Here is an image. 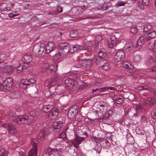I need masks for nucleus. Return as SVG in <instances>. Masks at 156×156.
<instances>
[{"label":"nucleus","instance_id":"nucleus-15","mask_svg":"<svg viewBox=\"0 0 156 156\" xmlns=\"http://www.w3.org/2000/svg\"><path fill=\"white\" fill-rule=\"evenodd\" d=\"M59 110L58 108H54L51 110L48 115V117L51 119H53L56 118L58 115Z\"/></svg>","mask_w":156,"mask_h":156},{"label":"nucleus","instance_id":"nucleus-12","mask_svg":"<svg viewBox=\"0 0 156 156\" xmlns=\"http://www.w3.org/2000/svg\"><path fill=\"white\" fill-rule=\"evenodd\" d=\"M145 37L143 36L140 37L135 47V48L136 50L140 49L145 42L148 41L147 40L145 39Z\"/></svg>","mask_w":156,"mask_h":156},{"label":"nucleus","instance_id":"nucleus-23","mask_svg":"<svg viewBox=\"0 0 156 156\" xmlns=\"http://www.w3.org/2000/svg\"><path fill=\"white\" fill-rule=\"evenodd\" d=\"M49 134V133L47 131L43 130L39 133L37 136V138L39 139H46Z\"/></svg>","mask_w":156,"mask_h":156},{"label":"nucleus","instance_id":"nucleus-14","mask_svg":"<svg viewBox=\"0 0 156 156\" xmlns=\"http://www.w3.org/2000/svg\"><path fill=\"white\" fill-rule=\"evenodd\" d=\"M118 42L115 36H112L110 39L108 41V46L109 48H113L118 43Z\"/></svg>","mask_w":156,"mask_h":156},{"label":"nucleus","instance_id":"nucleus-5","mask_svg":"<svg viewBox=\"0 0 156 156\" xmlns=\"http://www.w3.org/2000/svg\"><path fill=\"white\" fill-rule=\"evenodd\" d=\"M80 65H77L75 66L77 68L86 67L90 68L92 65V61L90 59L83 60L80 62Z\"/></svg>","mask_w":156,"mask_h":156},{"label":"nucleus","instance_id":"nucleus-48","mask_svg":"<svg viewBox=\"0 0 156 156\" xmlns=\"http://www.w3.org/2000/svg\"><path fill=\"white\" fill-rule=\"evenodd\" d=\"M99 93L100 92H103L108 90V87H105L99 89Z\"/></svg>","mask_w":156,"mask_h":156},{"label":"nucleus","instance_id":"nucleus-2","mask_svg":"<svg viewBox=\"0 0 156 156\" xmlns=\"http://www.w3.org/2000/svg\"><path fill=\"white\" fill-rule=\"evenodd\" d=\"M59 54L60 56H65L68 52L69 53V44L65 42H61L58 45Z\"/></svg>","mask_w":156,"mask_h":156},{"label":"nucleus","instance_id":"nucleus-44","mask_svg":"<svg viewBox=\"0 0 156 156\" xmlns=\"http://www.w3.org/2000/svg\"><path fill=\"white\" fill-rule=\"evenodd\" d=\"M66 136V133L65 132L62 133H61L59 135L58 137V138H61L62 140L65 139Z\"/></svg>","mask_w":156,"mask_h":156},{"label":"nucleus","instance_id":"nucleus-47","mask_svg":"<svg viewBox=\"0 0 156 156\" xmlns=\"http://www.w3.org/2000/svg\"><path fill=\"white\" fill-rule=\"evenodd\" d=\"M143 106L141 105H139L136 106V111L137 112H140L141 111L143 108Z\"/></svg>","mask_w":156,"mask_h":156},{"label":"nucleus","instance_id":"nucleus-54","mask_svg":"<svg viewBox=\"0 0 156 156\" xmlns=\"http://www.w3.org/2000/svg\"><path fill=\"white\" fill-rule=\"evenodd\" d=\"M57 14L58 13H61L62 12V8L60 6V5L58 6L57 7Z\"/></svg>","mask_w":156,"mask_h":156},{"label":"nucleus","instance_id":"nucleus-10","mask_svg":"<svg viewBox=\"0 0 156 156\" xmlns=\"http://www.w3.org/2000/svg\"><path fill=\"white\" fill-rule=\"evenodd\" d=\"M84 137L76 136L75 138L72 140L71 142L75 147L77 148L78 145L84 141Z\"/></svg>","mask_w":156,"mask_h":156},{"label":"nucleus","instance_id":"nucleus-27","mask_svg":"<svg viewBox=\"0 0 156 156\" xmlns=\"http://www.w3.org/2000/svg\"><path fill=\"white\" fill-rule=\"evenodd\" d=\"M45 49V48L43 46L40 45L39 49L36 52V53L37 54V56L38 57H40L42 56V54L44 53V50Z\"/></svg>","mask_w":156,"mask_h":156},{"label":"nucleus","instance_id":"nucleus-43","mask_svg":"<svg viewBox=\"0 0 156 156\" xmlns=\"http://www.w3.org/2000/svg\"><path fill=\"white\" fill-rule=\"evenodd\" d=\"M102 37L101 36H98L95 37V41L96 43H99L100 41L102 40Z\"/></svg>","mask_w":156,"mask_h":156},{"label":"nucleus","instance_id":"nucleus-25","mask_svg":"<svg viewBox=\"0 0 156 156\" xmlns=\"http://www.w3.org/2000/svg\"><path fill=\"white\" fill-rule=\"evenodd\" d=\"M146 37L145 39L147 40L148 41L151 38H154L156 37V31H153L149 33L148 35L145 36Z\"/></svg>","mask_w":156,"mask_h":156},{"label":"nucleus","instance_id":"nucleus-60","mask_svg":"<svg viewBox=\"0 0 156 156\" xmlns=\"http://www.w3.org/2000/svg\"><path fill=\"white\" fill-rule=\"evenodd\" d=\"M53 153H52V156H62L59 154L57 152H53Z\"/></svg>","mask_w":156,"mask_h":156},{"label":"nucleus","instance_id":"nucleus-7","mask_svg":"<svg viewBox=\"0 0 156 156\" xmlns=\"http://www.w3.org/2000/svg\"><path fill=\"white\" fill-rule=\"evenodd\" d=\"M66 74H64L61 75L58 73H56L54 76V79L52 80V81L50 83V86H52L54 84V83L56 82H62L63 79V78L65 76Z\"/></svg>","mask_w":156,"mask_h":156},{"label":"nucleus","instance_id":"nucleus-1","mask_svg":"<svg viewBox=\"0 0 156 156\" xmlns=\"http://www.w3.org/2000/svg\"><path fill=\"white\" fill-rule=\"evenodd\" d=\"M9 117L11 122H13L19 124H23L28 125L31 123L30 119L27 116L20 115L16 117L15 115L10 113L9 114Z\"/></svg>","mask_w":156,"mask_h":156},{"label":"nucleus","instance_id":"nucleus-3","mask_svg":"<svg viewBox=\"0 0 156 156\" xmlns=\"http://www.w3.org/2000/svg\"><path fill=\"white\" fill-rule=\"evenodd\" d=\"M91 139L92 141L97 143L94 149L97 153L100 154L101 150V146L100 143L104 140V139L103 138H98L94 136L91 137Z\"/></svg>","mask_w":156,"mask_h":156},{"label":"nucleus","instance_id":"nucleus-53","mask_svg":"<svg viewBox=\"0 0 156 156\" xmlns=\"http://www.w3.org/2000/svg\"><path fill=\"white\" fill-rule=\"evenodd\" d=\"M92 91L93 93H94L95 92H97V93L96 94L95 96H97L99 95V90L98 88H96L95 89H92Z\"/></svg>","mask_w":156,"mask_h":156},{"label":"nucleus","instance_id":"nucleus-41","mask_svg":"<svg viewBox=\"0 0 156 156\" xmlns=\"http://www.w3.org/2000/svg\"><path fill=\"white\" fill-rule=\"evenodd\" d=\"M130 31L134 34H136L138 31V29L136 26H133L131 27Z\"/></svg>","mask_w":156,"mask_h":156},{"label":"nucleus","instance_id":"nucleus-28","mask_svg":"<svg viewBox=\"0 0 156 156\" xmlns=\"http://www.w3.org/2000/svg\"><path fill=\"white\" fill-rule=\"evenodd\" d=\"M24 62H25V64H27V63H30L31 61L32 58L31 56L30 55H25L23 57Z\"/></svg>","mask_w":156,"mask_h":156},{"label":"nucleus","instance_id":"nucleus-59","mask_svg":"<svg viewBox=\"0 0 156 156\" xmlns=\"http://www.w3.org/2000/svg\"><path fill=\"white\" fill-rule=\"evenodd\" d=\"M105 104L104 102L101 101L100 102V104H99V105L100 107H105Z\"/></svg>","mask_w":156,"mask_h":156},{"label":"nucleus","instance_id":"nucleus-52","mask_svg":"<svg viewBox=\"0 0 156 156\" xmlns=\"http://www.w3.org/2000/svg\"><path fill=\"white\" fill-rule=\"evenodd\" d=\"M142 4H141L140 3L137 2L136 4V6L139 9H144V7L143 6Z\"/></svg>","mask_w":156,"mask_h":156},{"label":"nucleus","instance_id":"nucleus-46","mask_svg":"<svg viewBox=\"0 0 156 156\" xmlns=\"http://www.w3.org/2000/svg\"><path fill=\"white\" fill-rule=\"evenodd\" d=\"M84 122L87 123H92V122L94 121L92 119H90L88 117L84 119Z\"/></svg>","mask_w":156,"mask_h":156},{"label":"nucleus","instance_id":"nucleus-34","mask_svg":"<svg viewBox=\"0 0 156 156\" xmlns=\"http://www.w3.org/2000/svg\"><path fill=\"white\" fill-rule=\"evenodd\" d=\"M70 36L71 37H76L78 36V32L77 30H72L70 32Z\"/></svg>","mask_w":156,"mask_h":156},{"label":"nucleus","instance_id":"nucleus-63","mask_svg":"<svg viewBox=\"0 0 156 156\" xmlns=\"http://www.w3.org/2000/svg\"><path fill=\"white\" fill-rule=\"evenodd\" d=\"M143 86H141V85L138 86L136 87V89L137 90L142 91Z\"/></svg>","mask_w":156,"mask_h":156},{"label":"nucleus","instance_id":"nucleus-31","mask_svg":"<svg viewBox=\"0 0 156 156\" xmlns=\"http://www.w3.org/2000/svg\"><path fill=\"white\" fill-rule=\"evenodd\" d=\"M127 143L129 144L133 143L134 141L133 136L130 133H128L127 135Z\"/></svg>","mask_w":156,"mask_h":156},{"label":"nucleus","instance_id":"nucleus-49","mask_svg":"<svg viewBox=\"0 0 156 156\" xmlns=\"http://www.w3.org/2000/svg\"><path fill=\"white\" fill-rule=\"evenodd\" d=\"M5 64L3 61L0 62V69H5Z\"/></svg>","mask_w":156,"mask_h":156},{"label":"nucleus","instance_id":"nucleus-35","mask_svg":"<svg viewBox=\"0 0 156 156\" xmlns=\"http://www.w3.org/2000/svg\"><path fill=\"white\" fill-rule=\"evenodd\" d=\"M151 26L150 25H146L144 26L143 28V31L145 33H149V32L151 29Z\"/></svg>","mask_w":156,"mask_h":156},{"label":"nucleus","instance_id":"nucleus-13","mask_svg":"<svg viewBox=\"0 0 156 156\" xmlns=\"http://www.w3.org/2000/svg\"><path fill=\"white\" fill-rule=\"evenodd\" d=\"M55 44L53 42H49L45 45L44 53L48 54L54 50Z\"/></svg>","mask_w":156,"mask_h":156},{"label":"nucleus","instance_id":"nucleus-4","mask_svg":"<svg viewBox=\"0 0 156 156\" xmlns=\"http://www.w3.org/2000/svg\"><path fill=\"white\" fill-rule=\"evenodd\" d=\"M30 80L31 81L26 79H22L19 83V85L20 87L24 89L31 87L33 85L32 83H34L35 81L33 79H31Z\"/></svg>","mask_w":156,"mask_h":156},{"label":"nucleus","instance_id":"nucleus-20","mask_svg":"<svg viewBox=\"0 0 156 156\" xmlns=\"http://www.w3.org/2000/svg\"><path fill=\"white\" fill-rule=\"evenodd\" d=\"M57 69V67L55 64L51 65L46 70V73L48 75H50L52 73L56 72Z\"/></svg>","mask_w":156,"mask_h":156},{"label":"nucleus","instance_id":"nucleus-45","mask_svg":"<svg viewBox=\"0 0 156 156\" xmlns=\"http://www.w3.org/2000/svg\"><path fill=\"white\" fill-rule=\"evenodd\" d=\"M150 87L147 86H143L142 91L146 92L150 90Z\"/></svg>","mask_w":156,"mask_h":156},{"label":"nucleus","instance_id":"nucleus-56","mask_svg":"<svg viewBox=\"0 0 156 156\" xmlns=\"http://www.w3.org/2000/svg\"><path fill=\"white\" fill-rule=\"evenodd\" d=\"M116 4L118 6H123L125 5V3L123 1H120L118 2Z\"/></svg>","mask_w":156,"mask_h":156},{"label":"nucleus","instance_id":"nucleus-29","mask_svg":"<svg viewBox=\"0 0 156 156\" xmlns=\"http://www.w3.org/2000/svg\"><path fill=\"white\" fill-rule=\"evenodd\" d=\"M107 56V54L105 52V50L104 49H101L98 53V57L101 58H105Z\"/></svg>","mask_w":156,"mask_h":156},{"label":"nucleus","instance_id":"nucleus-9","mask_svg":"<svg viewBox=\"0 0 156 156\" xmlns=\"http://www.w3.org/2000/svg\"><path fill=\"white\" fill-rule=\"evenodd\" d=\"M4 88L9 90L12 88L13 83L12 79L11 77H9L6 79L3 83Z\"/></svg>","mask_w":156,"mask_h":156},{"label":"nucleus","instance_id":"nucleus-64","mask_svg":"<svg viewBox=\"0 0 156 156\" xmlns=\"http://www.w3.org/2000/svg\"><path fill=\"white\" fill-rule=\"evenodd\" d=\"M153 118L156 119V109H154L153 111Z\"/></svg>","mask_w":156,"mask_h":156},{"label":"nucleus","instance_id":"nucleus-21","mask_svg":"<svg viewBox=\"0 0 156 156\" xmlns=\"http://www.w3.org/2000/svg\"><path fill=\"white\" fill-rule=\"evenodd\" d=\"M65 85L67 87L73 88L75 86V81L74 80L70 78H67L65 81Z\"/></svg>","mask_w":156,"mask_h":156},{"label":"nucleus","instance_id":"nucleus-39","mask_svg":"<svg viewBox=\"0 0 156 156\" xmlns=\"http://www.w3.org/2000/svg\"><path fill=\"white\" fill-rule=\"evenodd\" d=\"M0 8L2 11H8L10 9L9 8L7 7L6 4L5 3L2 4L0 6Z\"/></svg>","mask_w":156,"mask_h":156},{"label":"nucleus","instance_id":"nucleus-26","mask_svg":"<svg viewBox=\"0 0 156 156\" xmlns=\"http://www.w3.org/2000/svg\"><path fill=\"white\" fill-rule=\"evenodd\" d=\"M54 108L53 105L50 106L49 105H44L42 108V110L45 113L49 112L51 110H52Z\"/></svg>","mask_w":156,"mask_h":156},{"label":"nucleus","instance_id":"nucleus-32","mask_svg":"<svg viewBox=\"0 0 156 156\" xmlns=\"http://www.w3.org/2000/svg\"><path fill=\"white\" fill-rule=\"evenodd\" d=\"M123 98L122 96H119V97L116 98L115 97L114 98V99L115 103L118 104H121L123 102Z\"/></svg>","mask_w":156,"mask_h":156},{"label":"nucleus","instance_id":"nucleus-22","mask_svg":"<svg viewBox=\"0 0 156 156\" xmlns=\"http://www.w3.org/2000/svg\"><path fill=\"white\" fill-rule=\"evenodd\" d=\"M92 45V44L91 42L90 41H87L85 42L84 44L81 46L82 50H87L88 51H90L91 49V47Z\"/></svg>","mask_w":156,"mask_h":156},{"label":"nucleus","instance_id":"nucleus-36","mask_svg":"<svg viewBox=\"0 0 156 156\" xmlns=\"http://www.w3.org/2000/svg\"><path fill=\"white\" fill-rule=\"evenodd\" d=\"M30 115L31 116L34 117V120L37 119L38 115V112L35 111H31L30 113Z\"/></svg>","mask_w":156,"mask_h":156},{"label":"nucleus","instance_id":"nucleus-62","mask_svg":"<svg viewBox=\"0 0 156 156\" xmlns=\"http://www.w3.org/2000/svg\"><path fill=\"white\" fill-rule=\"evenodd\" d=\"M148 60L150 62H152L154 61V59L152 56L148 57Z\"/></svg>","mask_w":156,"mask_h":156},{"label":"nucleus","instance_id":"nucleus-61","mask_svg":"<svg viewBox=\"0 0 156 156\" xmlns=\"http://www.w3.org/2000/svg\"><path fill=\"white\" fill-rule=\"evenodd\" d=\"M49 65L47 63H44V64L43 66V67L44 69H46L47 70V69H48V67H49Z\"/></svg>","mask_w":156,"mask_h":156},{"label":"nucleus","instance_id":"nucleus-19","mask_svg":"<svg viewBox=\"0 0 156 156\" xmlns=\"http://www.w3.org/2000/svg\"><path fill=\"white\" fill-rule=\"evenodd\" d=\"M94 60L97 64L99 66L101 67L103 66L107 62L105 60L99 57H96Z\"/></svg>","mask_w":156,"mask_h":156},{"label":"nucleus","instance_id":"nucleus-40","mask_svg":"<svg viewBox=\"0 0 156 156\" xmlns=\"http://www.w3.org/2000/svg\"><path fill=\"white\" fill-rule=\"evenodd\" d=\"M25 67L23 65V64H22L17 67V70L19 72H22L24 69H25Z\"/></svg>","mask_w":156,"mask_h":156},{"label":"nucleus","instance_id":"nucleus-51","mask_svg":"<svg viewBox=\"0 0 156 156\" xmlns=\"http://www.w3.org/2000/svg\"><path fill=\"white\" fill-rule=\"evenodd\" d=\"M143 5H148L149 4V0H143Z\"/></svg>","mask_w":156,"mask_h":156},{"label":"nucleus","instance_id":"nucleus-58","mask_svg":"<svg viewBox=\"0 0 156 156\" xmlns=\"http://www.w3.org/2000/svg\"><path fill=\"white\" fill-rule=\"evenodd\" d=\"M48 14L49 15L55 16L57 15V12H49Z\"/></svg>","mask_w":156,"mask_h":156},{"label":"nucleus","instance_id":"nucleus-16","mask_svg":"<svg viewBox=\"0 0 156 156\" xmlns=\"http://www.w3.org/2000/svg\"><path fill=\"white\" fill-rule=\"evenodd\" d=\"M33 148L28 152L27 156H37V144L35 142L32 143Z\"/></svg>","mask_w":156,"mask_h":156},{"label":"nucleus","instance_id":"nucleus-50","mask_svg":"<svg viewBox=\"0 0 156 156\" xmlns=\"http://www.w3.org/2000/svg\"><path fill=\"white\" fill-rule=\"evenodd\" d=\"M102 67L105 70H107L109 69V64L107 62Z\"/></svg>","mask_w":156,"mask_h":156},{"label":"nucleus","instance_id":"nucleus-42","mask_svg":"<svg viewBox=\"0 0 156 156\" xmlns=\"http://www.w3.org/2000/svg\"><path fill=\"white\" fill-rule=\"evenodd\" d=\"M8 15L11 18H13L16 16H19V14L18 13H16L14 12L9 13Z\"/></svg>","mask_w":156,"mask_h":156},{"label":"nucleus","instance_id":"nucleus-8","mask_svg":"<svg viewBox=\"0 0 156 156\" xmlns=\"http://www.w3.org/2000/svg\"><path fill=\"white\" fill-rule=\"evenodd\" d=\"M78 110L76 108V106H74L70 108L68 111V118L71 119H73L78 113Z\"/></svg>","mask_w":156,"mask_h":156},{"label":"nucleus","instance_id":"nucleus-38","mask_svg":"<svg viewBox=\"0 0 156 156\" xmlns=\"http://www.w3.org/2000/svg\"><path fill=\"white\" fill-rule=\"evenodd\" d=\"M5 72L8 74L11 73V72L12 71L13 69L12 67L9 66H7L5 69Z\"/></svg>","mask_w":156,"mask_h":156},{"label":"nucleus","instance_id":"nucleus-18","mask_svg":"<svg viewBox=\"0 0 156 156\" xmlns=\"http://www.w3.org/2000/svg\"><path fill=\"white\" fill-rule=\"evenodd\" d=\"M146 105L150 107L156 104V99L153 97H150L145 101Z\"/></svg>","mask_w":156,"mask_h":156},{"label":"nucleus","instance_id":"nucleus-55","mask_svg":"<svg viewBox=\"0 0 156 156\" xmlns=\"http://www.w3.org/2000/svg\"><path fill=\"white\" fill-rule=\"evenodd\" d=\"M140 59V57L139 55L135 56L134 58V61L136 62H138L139 61Z\"/></svg>","mask_w":156,"mask_h":156},{"label":"nucleus","instance_id":"nucleus-11","mask_svg":"<svg viewBox=\"0 0 156 156\" xmlns=\"http://www.w3.org/2000/svg\"><path fill=\"white\" fill-rule=\"evenodd\" d=\"M3 126L7 130L10 134H14L17 132V130L16 127L10 124H4Z\"/></svg>","mask_w":156,"mask_h":156},{"label":"nucleus","instance_id":"nucleus-30","mask_svg":"<svg viewBox=\"0 0 156 156\" xmlns=\"http://www.w3.org/2000/svg\"><path fill=\"white\" fill-rule=\"evenodd\" d=\"M10 97L12 98H17L20 97L18 91H16L11 93L9 94Z\"/></svg>","mask_w":156,"mask_h":156},{"label":"nucleus","instance_id":"nucleus-57","mask_svg":"<svg viewBox=\"0 0 156 156\" xmlns=\"http://www.w3.org/2000/svg\"><path fill=\"white\" fill-rule=\"evenodd\" d=\"M129 64L127 62H125L122 63V66H123L126 68H130V67Z\"/></svg>","mask_w":156,"mask_h":156},{"label":"nucleus","instance_id":"nucleus-17","mask_svg":"<svg viewBox=\"0 0 156 156\" xmlns=\"http://www.w3.org/2000/svg\"><path fill=\"white\" fill-rule=\"evenodd\" d=\"M62 126V122L61 121L54 122L53 123L52 125L53 130L55 132H58L60 131Z\"/></svg>","mask_w":156,"mask_h":156},{"label":"nucleus","instance_id":"nucleus-6","mask_svg":"<svg viewBox=\"0 0 156 156\" xmlns=\"http://www.w3.org/2000/svg\"><path fill=\"white\" fill-rule=\"evenodd\" d=\"M125 53L121 50H119L115 54L114 60L115 62H119L125 58Z\"/></svg>","mask_w":156,"mask_h":156},{"label":"nucleus","instance_id":"nucleus-24","mask_svg":"<svg viewBox=\"0 0 156 156\" xmlns=\"http://www.w3.org/2000/svg\"><path fill=\"white\" fill-rule=\"evenodd\" d=\"M82 50L81 46L78 45H76L74 46L69 48V53H74L77 52L79 50Z\"/></svg>","mask_w":156,"mask_h":156},{"label":"nucleus","instance_id":"nucleus-37","mask_svg":"<svg viewBox=\"0 0 156 156\" xmlns=\"http://www.w3.org/2000/svg\"><path fill=\"white\" fill-rule=\"evenodd\" d=\"M127 48L126 49V51L127 52L132 51L134 45L132 43H130L126 45Z\"/></svg>","mask_w":156,"mask_h":156},{"label":"nucleus","instance_id":"nucleus-33","mask_svg":"<svg viewBox=\"0 0 156 156\" xmlns=\"http://www.w3.org/2000/svg\"><path fill=\"white\" fill-rule=\"evenodd\" d=\"M156 45L155 44V42L154 43L150 42L148 45V48L150 50H153L154 52H156V49H155Z\"/></svg>","mask_w":156,"mask_h":156}]
</instances>
